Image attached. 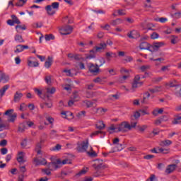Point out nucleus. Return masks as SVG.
I'll return each instance as SVG.
<instances>
[{
  "label": "nucleus",
  "mask_w": 181,
  "mask_h": 181,
  "mask_svg": "<svg viewBox=\"0 0 181 181\" xmlns=\"http://www.w3.org/2000/svg\"><path fill=\"white\" fill-rule=\"evenodd\" d=\"M3 81V83H8L9 81V76L2 74L0 76V83Z\"/></svg>",
  "instance_id": "nucleus-23"
},
{
  "label": "nucleus",
  "mask_w": 181,
  "mask_h": 181,
  "mask_svg": "<svg viewBox=\"0 0 181 181\" xmlns=\"http://www.w3.org/2000/svg\"><path fill=\"white\" fill-rule=\"evenodd\" d=\"M122 22H124V21H122V19L117 18L116 20L112 21L110 24L112 25V26H117L118 25H121V23H122Z\"/></svg>",
  "instance_id": "nucleus-25"
},
{
  "label": "nucleus",
  "mask_w": 181,
  "mask_h": 181,
  "mask_svg": "<svg viewBox=\"0 0 181 181\" xmlns=\"http://www.w3.org/2000/svg\"><path fill=\"white\" fill-rule=\"evenodd\" d=\"M176 168H177V165L176 164L168 165L167 166V168L165 169V173H168V175H170V173L176 170Z\"/></svg>",
  "instance_id": "nucleus-13"
},
{
  "label": "nucleus",
  "mask_w": 181,
  "mask_h": 181,
  "mask_svg": "<svg viewBox=\"0 0 181 181\" xmlns=\"http://www.w3.org/2000/svg\"><path fill=\"white\" fill-rule=\"evenodd\" d=\"M100 28L102 29H105V30H110V29L111 28V26L108 24H106L105 26L100 25Z\"/></svg>",
  "instance_id": "nucleus-62"
},
{
  "label": "nucleus",
  "mask_w": 181,
  "mask_h": 181,
  "mask_svg": "<svg viewBox=\"0 0 181 181\" xmlns=\"http://www.w3.org/2000/svg\"><path fill=\"white\" fill-rule=\"evenodd\" d=\"M71 99L76 103L77 101L80 100V95H78V93L77 92H75L71 96Z\"/></svg>",
  "instance_id": "nucleus-29"
},
{
  "label": "nucleus",
  "mask_w": 181,
  "mask_h": 181,
  "mask_svg": "<svg viewBox=\"0 0 181 181\" xmlns=\"http://www.w3.org/2000/svg\"><path fill=\"white\" fill-rule=\"evenodd\" d=\"M26 2H28V0H19V1L16 4V6L22 7V6H23V5H25V4H26Z\"/></svg>",
  "instance_id": "nucleus-39"
},
{
  "label": "nucleus",
  "mask_w": 181,
  "mask_h": 181,
  "mask_svg": "<svg viewBox=\"0 0 181 181\" xmlns=\"http://www.w3.org/2000/svg\"><path fill=\"white\" fill-rule=\"evenodd\" d=\"M22 97H23V93L16 91L13 96V101L14 103H19L21 100L22 99Z\"/></svg>",
  "instance_id": "nucleus-14"
},
{
  "label": "nucleus",
  "mask_w": 181,
  "mask_h": 181,
  "mask_svg": "<svg viewBox=\"0 0 181 181\" xmlns=\"http://www.w3.org/2000/svg\"><path fill=\"white\" fill-rule=\"evenodd\" d=\"M149 97H151V93H149V92H146L145 93H144L141 104H148L149 101Z\"/></svg>",
  "instance_id": "nucleus-16"
},
{
  "label": "nucleus",
  "mask_w": 181,
  "mask_h": 181,
  "mask_svg": "<svg viewBox=\"0 0 181 181\" xmlns=\"http://www.w3.org/2000/svg\"><path fill=\"white\" fill-rule=\"evenodd\" d=\"M25 129H26V127H25V124H20L18 127V132H25Z\"/></svg>",
  "instance_id": "nucleus-49"
},
{
  "label": "nucleus",
  "mask_w": 181,
  "mask_h": 181,
  "mask_svg": "<svg viewBox=\"0 0 181 181\" xmlns=\"http://www.w3.org/2000/svg\"><path fill=\"white\" fill-rule=\"evenodd\" d=\"M87 149H88V141H82L81 143L77 144V152L83 153L84 152H87Z\"/></svg>",
  "instance_id": "nucleus-4"
},
{
  "label": "nucleus",
  "mask_w": 181,
  "mask_h": 181,
  "mask_svg": "<svg viewBox=\"0 0 181 181\" xmlns=\"http://www.w3.org/2000/svg\"><path fill=\"white\" fill-rule=\"evenodd\" d=\"M87 67L92 74H94V76H97L100 73V66H98V64H93L91 62L87 64Z\"/></svg>",
  "instance_id": "nucleus-3"
},
{
  "label": "nucleus",
  "mask_w": 181,
  "mask_h": 181,
  "mask_svg": "<svg viewBox=\"0 0 181 181\" xmlns=\"http://www.w3.org/2000/svg\"><path fill=\"white\" fill-rule=\"evenodd\" d=\"M170 42L173 45H176V43L179 42V37L177 36L173 35Z\"/></svg>",
  "instance_id": "nucleus-36"
},
{
  "label": "nucleus",
  "mask_w": 181,
  "mask_h": 181,
  "mask_svg": "<svg viewBox=\"0 0 181 181\" xmlns=\"http://www.w3.org/2000/svg\"><path fill=\"white\" fill-rule=\"evenodd\" d=\"M1 155H6L8 153V148H3L1 149Z\"/></svg>",
  "instance_id": "nucleus-64"
},
{
  "label": "nucleus",
  "mask_w": 181,
  "mask_h": 181,
  "mask_svg": "<svg viewBox=\"0 0 181 181\" xmlns=\"http://www.w3.org/2000/svg\"><path fill=\"white\" fill-rule=\"evenodd\" d=\"M16 30L18 33H21V30H26V25H16Z\"/></svg>",
  "instance_id": "nucleus-26"
},
{
  "label": "nucleus",
  "mask_w": 181,
  "mask_h": 181,
  "mask_svg": "<svg viewBox=\"0 0 181 181\" xmlns=\"http://www.w3.org/2000/svg\"><path fill=\"white\" fill-rule=\"evenodd\" d=\"M14 40L17 43H24L25 40H23V37H22V35H16Z\"/></svg>",
  "instance_id": "nucleus-28"
},
{
  "label": "nucleus",
  "mask_w": 181,
  "mask_h": 181,
  "mask_svg": "<svg viewBox=\"0 0 181 181\" xmlns=\"http://www.w3.org/2000/svg\"><path fill=\"white\" fill-rule=\"evenodd\" d=\"M71 32H73V27H71V26H70V25H66V26H65V27L61 30L62 35H70V33H71Z\"/></svg>",
  "instance_id": "nucleus-11"
},
{
  "label": "nucleus",
  "mask_w": 181,
  "mask_h": 181,
  "mask_svg": "<svg viewBox=\"0 0 181 181\" xmlns=\"http://www.w3.org/2000/svg\"><path fill=\"white\" fill-rule=\"evenodd\" d=\"M107 111H108V110L104 108V107H98L96 108L95 110V114H100V115H104V114H105V112H107Z\"/></svg>",
  "instance_id": "nucleus-20"
},
{
  "label": "nucleus",
  "mask_w": 181,
  "mask_h": 181,
  "mask_svg": "<svg viewBox=\"0 0 181 181\" xmlns=\"http://www.w3.org/2000/svg\"><path fill=\"white\" fill-rule=\"evenodd\" d=\"M93 49H95L96 53H103V51L107 49V44L105 42H101L98 46H95Z\"/></svg>",
  "instance_id": "nucleus-8"
},
{
  "label": "nucleus",
  "mask_w": 181,
  "mask_h": 181,
  "mask_svg": "<svg viewBox=\"0 0 181 181\" xmlns=\"http://www.w3.org/2000/svg\"><path fill=\"white\" fill-rule=\"evenodd\" d=\"M139 47L141 50H148L149 52L152 51V49H151V44L146 42L140 43Z\"/></svg>",
  "instance_id": "nucleus-10"
},
{
  "label": "nucleus",
  "mask_w": 181,
  "mask_h": 181,
  "mask_svg": "<svg viewBox=\"0 0 181 181\" xmlns=\"http://www.w3.org/2000/svg\"><path fill=\"white\" fill-rule=\"evenodd\" d=\"M156 21H158V22H160L161 23H165V22H168V18L163 17L158 19H156Z\"/></svg>",
  "instance_id": "nucleus-54"
},
{
  "label": "nucleus",
  "mask_w": 181,
  "mask_h": 181,
  "mask_svg": "<svg viewBox=\"0 0 181 181\" xmlns=\"http://www.w3.org/2000/svg\"><path fill=\"white\" fill-rule=\"evenodd\" d=\"M42 172L43 173H45V175H47V176L52 174V172H50V169H43Z\"/></svg>",
  "instance_id": "nucleus-59"
},
{
  "label": "nucleus",
  "mask_w": 181,
  "mask_h": 181,
  "mask_svg": "<svg viewBox=\"0 0 181 181\" xmlns=\"http://www.w3.org/2000/svg\"><path fill=\"white\" fill-rule=\"evenodd\" d=\"M99 134H103L104 135H105V132H103V131H95L93 132L91 134H90V136L91 138H93L94 136L98 135Z\"/></svg>",
  "instance_id": "nucleus-40"
},
{
  "label": "nucleus",
  "mask_w": 181,
  "mask_h": 181,
  "mask_svg": "<svg viewBox=\"0 0 181 181\" xmlns=\"http://www.w3.org/2000/svg\"><path fill=\"white\" fill-rule=\"evenodd\" d=\"M7 144L8 141H6V139H3L0 141V146H6Z\"/></svg>",
  "instance_id": "nucleus-56"
},
{
  "label": "nucleus",
  "mask_w": 181,
  "mask_h": 181,
  "mask_svg": "<svg viewBox=\"0 0 181 181\" xmlns=\"http://www.w3.org/2000/svg\"><path fill=\"white\" fill-rule=\"evenodd\" d=\"M156 179V175H155L153 174V175H151L149 177L148 179H147L146 181H155Z\"/></svg>",
  "instance_id": "nucleus-61"
},
{
  "label": "nucleus",
  "mask_w": 181,
  "mask_h": 181,
  "mask_svg": "<svg viewBox=\"0 0 181 181\" xmlns=\"http://www.w3.org/2000/svg\"><path fill=\"white\" fill-rule=\"evenodd\" d=\"M148 91L152 93V94H155V93H159L162 91V86H156L153 88H149Z\"/></svg>",
  "instance_id": "nucleus-21"
},
{
  "label": "nucleus",
  "mask_w": 181,
  "mask_h": 181,
  "mask_svg": "<svg viewBox=\"0 0 181 181\" xmlns=\"http://www.w3.org/2000/svg\"><path fill=\"white\" fill-rule=\"evenodd\" d=\"M15 23L16 25H21V21L19 20H11V19H9L7 21V24L9 25V26H13L15 25Z\"/></svg>",
  "instance_id": "nucleus-27"
},
{
  "label": "nucleus",
  "mask_w": 181,
  "mask_h": 181,
  "mask_svg": "<svg viewBox=\"0 0 181 181\" xmlns=\"http://www.w3.org/2000/svg\"><path fill=\"white\" fill-rule=\"evenodd\" d=\"M62 168V160L57 159L56 162H51L48 164L49 170H56Z\"/></svg>",
  "instance_id": "nucleus-6"
},
{
  "label": "nucleus",
  "mask_w": 181,
  "mask_h": 181,
  "mask_svg": "<svg viewBox=\"0 0 181 181\" xmlns=\"http://www.w3.org/2000/svg\"><path fill=\"white\" fill-rule=\"evenodd\" d=\"M151 69V65H143L140 67V70L142 72L146 71Z\"/></svg>",
  "instance_id": "nucleus-41"
},
{
  "label": "nucleus",
  "mask_w": 181,
  "mask_h": 181,
  "mask_svg": "<svg viewBox=\"0 0 181 181\" xmlns=\"http://www.w3.org/2000/svg\"><path fill=\"white\" fill-rule=\"evenodd\" d=\"M137 128H139V131H140V132H144L145 129L148 128V125L144 124L143 126H138Z\"/></svg>",
  "instance_id": "nucleus-47"
},
{
  "label": "nucleus",
  "mask_w": 181,
  "mask_h": 181,
  "mask_svg": "<svg viewBox=\"0 0 181 181\" xmlns=\"http://www.w3.org/2000/svg\"><path fill=\"white\" fill-rule=\"evenodd\" d=\"M71 163V161L69 159H64L62 161V165H70Z\"/></svg>",
  "instance_id": "nucleus-57"
},
{
  "label": "nucleus",
  "mask_w": 181,
  "mask_h": 181,
  "mask_svg": "<svg viewBox=\"0 0 181 181\" xmlns=\"http://www.w3.org/2000/svg\"><path fill=\"white\" fill-rule=\"evenodd\" d=\"M47 94H54L56 93V88L52 87V88H47Z\"/></svg>",
  "instance_id": "nucleus-44"
},
{
  "label": "nucleus",
  "mask_w": 181,
  "mask_h": 181,
  "mask_svg": "<svg viewBox=\"0 0 181 181\" xmlns=\"http://www.w3.org/2000/svg\"><path fill=\"white\" fill-rule=\"evenodd\" d=\"M7 90H9V85H5L0 89V97L2 98L5 95Z\"/></svg>",
  "instance_id": "nucleus-19"
},
{
  "label": "nucleus",
  "mask_w": 181,
  "mask_h": 181,
  "mask_svg": "<svg viewBox=\"0 0 181 181\" xmlns=\"http://www.w3.org/2000/svg\"><path fill=\"white\" fill-rule=\"evenodd\" d=\"M137 122H132L131 124L128 122H122L117 127H114V124H112L108 127L109 134H114V132H128L131 131L132 128H136Z\"/></svg>",
  "instance_id": "nucleus-1"
},
{
  "label": "nucleus",
  "mask_w": 181,
  "mask_h": 181,
  "mask_svg": "<svg viewBox=\"0 0 181 181\" xmlns=\"http://www.w3.org/2000/svg\"><path fill=\"white\" fill-rule=\"evenodd\" d=\"M169 145H172V141L170 140H165L160 143L161 146H169Z\"/></svg>",
  "instance_id": "nucleus-34"
},
{
  "label": "nucleus",
  "mask_w": 181,
  "mask_h": 181,
  "mask_svg": "<svg viewBox=\"0 0 181 181\" xmlns=\"http://www.w3.org/2000/svg\"><path fill=\"white\" fill-rule=\"evenodd\" d=\"M158 151L160 153H163L164 155H168V153L170 152L169 148H158Z\"/></svg>",
  "instance_id": "nucleus-35"
},
{
  "label": "nucleus",
  "mask_w": 181,
  "mask_h": 181,
  "mask_svg": "<svg viewBox=\"0 0 181 181\" xmlns=\"http://www.w3.org/2000/svg\"><path fill=\"white\" fill-rule=\"evenodd\" d=\"M25 49H29V46L18 45L16 47V50L14 51V53H21V52H23Z\"/></svg>",
  "instance_id": "nucleus-15"
},
{
  "label": "nucleus",
  "mask_w": 181,
  "mask_h": 181,
  "mask_svg": "<svg viewBox=\"0 0 181 181\" xmlns=\"http://www.w3.org/2000/svg\"><path fill=\"white\" fill-rule=\"evenodd\" d=\"M17 161L18 162V163H24L25 160H23V152L21 151L18 153Z\"/></svg>",
  "instance_id": "nucleus-32"
},
{
  "label": "nucleus",
  "mask_w": 181,
  "mask_h": 181,
  "mask_svg": "<svg viewBox=\"0 0 181 181\" xmlns=\"http://www.w3.org/2000/svg\"><path fill=\"white\" fill-rule=\"evenodd\" d=\"M60 149H62V146L57 144L51 151H60Z\"/></svg>",
  "instance_id": "nucleus-60"
},
{
  "label": "nucleus",
  "mask_w": 181,
  "mask_h": 181,
  "mask_svg": "<svg viewBox=\"0 0 181 181\" xmlns=\"http://www.w3.org/2000/svg\"><path fill=\"white\" fill-rule=\"evenodd\" d=\"M93 168H94V169H95V170H100V169H105V168H107V166L102 165L101 163L100 164L95 163L93 165Z\"/></svg>",
  "instance_id": "nucleus-31"
},
{
  "label": "nucleus",
  "mask_w": 181,
  "mask_h": 181,
  "mask_svg": "<svg viewBox=\"0 0 181 181\" xmlns=\"http://www.w3.org/2000/svg\"><path fill=\"white\" fill-rule=\"evenodd\" d=\"M163 78L162 77H157V78H153L152 79L153 83H159L160 81H162Z\"/></svg>",
  "instance_id": "nucleus-53"
},
{
  "label": "nucleus",
  "mask_w": 181,
  "mask_h": 181,
  "mask_svg": "<svg viewBox=\"0 0 181 181\" xmlns=\"http://www.w3.org/2000/svg\"><path fill=\"white\" fill-rule=\"evenodd\" d=\"M0 115H2V113L0 112ZM5 128H6V125L2 123V119L0 117V132H1V131H4Z\"/></svg>",
  "instance_id": "nucleus-42"
},
{
  "label": "nucleus",
  "mask_w": 181,
  "mask_h": 181,
  "mask_svg": "<svg viewBox=\"0 0 181 181\" xmlns=\"http://www.w3.org/2000/svg\"><path fill=\"white\" fill-rule=\"evenodd\" d=\"M45 119H47V121H48V122L51 124V125H53V123L54 122V119L53 117H46Z\"/></svg>",
  "instance_id": "nucleus-51"
},
{
  "label": "nucleus",
  "mask_w": 181,
  "mask_h": 181,
  "mask_svg": "<svg viewBox=\"0 0 181 181\" xmlns=\"http://www.w3.org/2000/svg\"><path fill=\"white\" fill-rule=\"evenodd\" d=\"M98 62H100V65H98V67H101V66L105 64V59H104V57L100 58L98 59Z\"/></svg>",
  "instance_id": "nucleus-50"
},
{
  "label": "nucleus",
  "mask_w": 181,
  "mask_h": 181,
  "mask_svg": "<svg viewBox=\"0 0 181 181\" xmlns=\"http://www.w3.org/2000/svg\"><path fill=\"white\" fill-rule=\"evenodd\" d=\"M87 169L88 168H84L81 171L78 172V173L76 174V176H81L83 175H86L87 173Z\"/></svg>",
  "instance_id": "nucleus-45"
},
{
  "label": "nucleus",
  "mask_w": 181,
  "mask_h": 181,
  "mask_svg": "<svg viewBox=\"0 0 181 181\" xmlns=\"http://www.w3.org/2000/svg\"><path fill=\"white\" fill-rule=\"evenodd\" d=\"M28 66L29 67H38L39 66V62H28Z\"/></svg>",
  "instance_id": "nucleus-37"
},
{
  "label": "nucleus",
  "mask_w": 181,
  "mask_h": 181,
  "mask_svg": "<svg viewBox=\"0 0 181 181\" xmlns=\"http://www.w3.org/2000/svg\"><path fill=\"white\" fill-rule=\"evenodd\" d=\"M158 37H159V34H158L156 32H153L151 35V39H152L153 40H155V39H158Z\"/></svg>",
  "instance_id": "nucleus-48"
},
{
  "label": "nucleus",
  "mask_w": 181,
  "mask_h": 181,
  "mask_svg": "<svg viewBox=\"0 0 181 181\" xmlns=\"http://www.w3.org/2000/svg\"><path fill=\"white\" fill-rule=\"evenodd\" d=\"M33 162L35 163V166H39V165H47V161L46 160V159L45 158H35L33 160Z\"/></svg>",
  "instance_id": "nucleus-12"
},
{
  "label": "nucleus",
  "mask_w": 181,
  "mask_h": 181,
  "mask_svg": "<svg viewBox=\"0 0 181 181\" xmlns=\"http://www.w3.org/2000/svg\"><path fill=\"white\" fill-rule=\"evenodd\" d=\"M45 39L47 42L54 40V35L53 34L45 35Z\"/></svg>",
  "instance_id": "nucleus-38"
},
{
  "label": "nucleus",
  "mask_w": 181,
  "mask_h": 181,
  "mask_svg": "<svg viewBox=\"0 0 181 181\" xmlns=\"http://www.w3.org/2000/svg\"><path fill=\"white\" fill-rule=\"evenodd\" d=\"M165 46V42H153L151 45V52H156L160 49V47H163Z\"/></svg>",
  "instance_id": "nucleus-7"
},
{
  "label": "nucleus",
  "mask_w": 181,
  "mask_h": 181,
  "mask_svg": "<svg viewBox=\"0 0 181 181\" xmlns=\"http://www.w3.org/2000/svg\"><path fill=\"white\" fill-rule=\"evenodd\" d=\"M4 115H6L7 117H9V119H8V122H15V120L16 119V117H18V115L16 113H13V109H9L6 110Z\"/></svg>",
  "instance_id": "nucleus-5"
},
{
  "label": "nucleus",
  "mask_w": 181,
  "mask_h": 181,
  "mask_svg": "<svg viewBox=\"0 0 181 181\" xmlns=\"http://www.w3.org/2000/svg\"><path fill=\"white\" fill-rule=\"evenodd\" d=\"M86 98H93L94 97V92L87 90L86 92Z\"/></svg>",
  "instance_id": "nucleus-46"
},
{
  "label": "nucleus",
  "mask_w": 181,
  "mask_h": 181,
  "mask_svg": "<svg viewBox=\"0 0 181 181\" xmlns=\"http://www.w3.org/2000/svg\"><path fill=\"white\" fill-rule=\"evenodd\" d=\"M139 32L138 30H133L132 31H129L127 33V37L129 39H138V37H140Z\"/></svg>",
  "instance_id": "nucleus-9"
},
{
  "label": "nucleus",
  "mask_w": 181,
  "mask_h": 181,
  "mask_svg": "<svg viewBox=\"0 0 181 181\" xmlns=\"http://www.w3.org/2000/svg\"><path fill=\"white\" fill-rule=\"evenodd\" d=\"M144 84L143 82H135L133 81L132 85V88L133 91H135V88H138V87H141Z\"/></svg>",
  "instance_id": "nucleus-30"
},
{
  "label": "nucleus",
  "mask_w": 181,
  "mask_h": 181,
  "mask_svg": "<svg viewBox=\"0 0 181 181\" xmlns=\"http://www.w3.org/2000/svg\"><path fill=\"white\" fill-rule=\"evenodd\" d=\"M83 103L86 104L87 108H91L94 105V103L90 100H84Z\"/></svg>",
  "instance_id": "nucleus-43"
},
{
  "label": "nucleus",
  "mask_w": 181,
  "mask_h": 181,
  "mask_svg": "<svg viewBox=\"0 0 181 181\" xmlns=\"http://www.w3.org/2000/svg\"><path fill=\"white\" fill-rule=\"evenodd\" d=\"M96 129L100 131H103L104 128H105V124H104L103 121H99L98 124H95Z\"/></svg>",
  "instance_id": "nucleus-22"
},
{
  "label": "nucleus",
  "mask_w": 181,
  "mask_h": 181,
  "mask_svg": "<svg viewBox=\"0 0 181 181\" xmlns=\"http://www.w3.org/2000/svg\"><path fill=\"white\" fill-rule=\"evenodd\" d=\"M45 82L47 84H51L52 83V76H47L45 77Z\"/></svg>",
  "instance_id": "nucleus-52"
},
{
  "label": "nucleus",
  "mask_w": 181,
  "mask_h": 181,
  "mask_svg": "<svg viewBox=\"0 0 181 181\" xmlns=\"http://www.w3.org/2000/svg\"><path fill=\"white\" fill-rule=\"evenodd\" d=\"M43 26V23L42 22H37V23H33L32 24V27L34 28V29H37L39 28H42Z\"/></svg>",
  "instance_id": "nucleus-33"
},
{
  "label": "nucleus",
  "mask_w": 181,
  "mask_h": 181,
  "mask_svg": "<svg viewBox=\"0 0 181 181\" xmlns=\"http://www.w3.org/2000/svg\"><path fill=\"white\" fill-rule=\"evenodd\" d=\"M52 64H53V57H48L47 61H46L45 63V67L46 69H50Z\"/></svg>",
  "instance_id": "nucleus-17"
},
{
  "label": "nucleus",
  "mask_w": 181,
  "mask_h": 181,
  "mask_svg": "<svg viewBox=\"0 0 181 181\" xmlns=\"http://www.w3.org/2000/svg\"><path fill=\"white\" fill-rule=\"evenodd\" d=\"M45 108H52L53 107V104L52 102L45 103Z\"/></svg>",
  "instance_id": "nucleus-58"
},
{
  "label": "nucleus",
  "mask_w": 181,
  "mask_h": 181,
  "mask_svg": "<svg viewBox=\"0 0 181 181\" xmlns=\"http://www.w3.org/2000/svg\"><path fill=\"white\" fill-rule=\"evenodd\" d=\"M160 119H161V122H166V121H168L169 120V117L166 116V115H163V116H161L160 117Z\"/></svg>",
  "instance_id": "nucleus-55"
},
{
  "label": "nucleus",
  "mask_w": 181,
  "mask_h": 181,
  "mask_svg": "<svg viewBox=\"0 0 181 181\" xmlns=\"http://www.w3.org/2000/svg\"><path fill=\"white\" fill-rule=\"evenodd\" d=\"M60 3L53 2L51 5L45 6V11L49 16H53L56 14V11H59Z\"/></svg>",
  "instance_id": "nucleus-2"
},
{
  "label": "nucleus",
  "mask_w": 181,
  "mask_h": 181,
  "mask_svg": "<svg viewBox=\"0 0 181 181\" xmlns=\"http://www.w3.org/2000/svg\"><path fill=\"white\" fill-rule=\"evenodd\" d=\"M95 53H97V52H95V49L93 48V49L90 51V54L88 56H86V59H95L96 57Z\"/></svg>",
  "instance_id": "nucleus-24"
},
{
  "label": "nucleus",
  "mask_w": 181,
  "mask_h": 181,
  "mask_svg": "<svg viewBox=\"0 0 181 181\" xmlns=\"http://www.w3.org/2000/svg\"><path fill=\"white\" fill-rule=\"evenodd\" d=\"M181 123V113L175 115V117L172 122L173 125H177V124Z\"/></svg>",
  "instance_id": "nucleus-18"
},
{
  "label": "nucleus",
  "mask_w": 181,
  "mask_h": 181,
  "mask_svg": "<svg viewBox=\"0 0 181 181\" xmlns=\"http://www.w3.org/2000/svg\"><path fill=\"white\" fill-rule=\"evenodd\" d=\"M74 60H81V55L78 54H76L74 55Z\"/></svg>",
  "instance_id": "nucleus-63"
}]
</instances>
